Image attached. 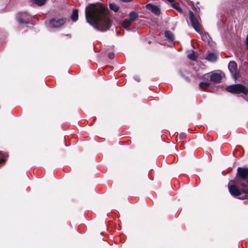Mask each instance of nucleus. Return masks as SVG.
<instances>
[{
	"mask_svg": "<svg viewBox=\"0 0 248 248\" xmlns=\"http://www.w3.org/2000/svg\"><path fill=\"white\" fill-rule=\"evenodd\" d=\"M87 22L100 31H105L110 27L108 9L100 4H90L85 9Z\"/></svg>",
	"mask_w": 248,
	"mask_h": 248,
	"instance_id": "nucleus-1",
	"label": "nucleus"
},
{
	"mask_svg": "<svg viewBox=\"0 0 248 248\" xmlns=\"http://www.w3.org/2000/svg\"><path fill=\"white\" fill-rule=\"evenodd\" d=\"M240 185L242 186V190L239 189L235 185L233 181H231L228 183V189L230 193L232 196H238L240 195L242 192L248 193V186L243 182H240Z\"/></svg>",
	"mask_w": 248,
	"mask_h": 248,
	"instance_id": "nucleus-2",
	"label": "nucleus"
},
{
	"mask_svg": "<svg viewBox=\"0 0 248 248\" xmlns=\"http://www.w3.org/2000/svg\"><path fill=\"white\" fill-rule=\"evenodd\" d=\"M226 90L231 93H243L244 94H247L248 92V89L245 86L240 84L232 85L227 86L226 87Z\"/></svg>",
	"mask_w": 248,
	"mask_h": 248,
	"instance_id": "nucleus-3",
	"label": "nucleus"
},
{
	"mask_svg": "<svg viewBox=\"0 0 248 248\" xmlns=\"http://www.w3.org/2000/svg\"><path fill=\"white\" fill-rule=\"evenodd\" d=\"M31 16L26 12H21L17 17V20L21 25H27L30 23Z\"/></svg>",
	"mask_w": 248,
	"mask_h": 248,
	"instance_id": "nucleus-4",
	"label": "nucleus"
},
{
	"mask_svg": "<svg viewBox=\"0 0 248 248\" xmlns=\"http://www.w3.org/2000/svg\"><path fill=\"white\" fill-rule=\"evenodd\" d=\"M189 16L190 19L191 20V22L192 23V26L195 29V30L198 32H200L201 31V25L199 23L197 18L195 17L194 13L192 11L189 12Z\"/></svg>",
	"mask_w": 248,
	"mask_h": 248,
	"instance_id": "nucleus-5",
	"label": "nucleus"
},
{
	"mask_svg": "<svg viewBox=\"0 0 248 248\" xmlns=\"http://www.w3.org/2000/svg\"><path fill=\"white\" fill-rule=\"evenodd\" d=\"M210 78V81L214 83H219L222 79V76L220 74L218 73H211L207 74L204 76V78Z\"/></svg>",
	"mask_w": 248,
	"mask_h": 248,
	"instance_id": "nucleus-6",
	"label": "nucleus"
},
{
	"mask_svg": "<svg viewBox=\"0 0 248 248\" xmlns=\"http://www.w3.org/2000/svg\"><path fill=\"white\" fill-rule=\"evenodd\" d=\"M65 22L63 19L52 18L49 20V26L52 28H59L62 26Z\"/></svg>",
	"mask_w": 248,
	"mask_h": 248,
	"instance_id": "nucleus-7",
	"label": "nucleus"
},
{
	"mask_svg": "<svg viewBox=\"0 0 248 248\" xmlns=\"http://www.w3.org/2000/svg\"><path fill=\"white\" fill-rule=\"evenodd\" d=\"M237 64L234 61H231L228 64V68L234 78L238 76V73L237 71Z\"/></svg>",
	"mask_w": 248,
	"mask_h": 248,
	"instance_id": "nucleus-8",
	"label": "nucleus"
},
{
	"mask_svg": "<svg viewBox=\"0 0 248 248\" xmlns=\"http://www.w3.org/2000/svg\"><path fill=\"white\" fill-rule=\"evenodd\" d=\"M237 174L243 180H248V169L239 167L237 169Z\"/></svg>",
	"mask_w": 248,
	"mask_h": 248,
	"instance_id": "nucleus-9",
	"label": "nucleus"
},
{
	"mask_svg": "<svg viewBox=\"0 0 248 248\" xmlns=\"http://www.w3.org/2000/svg\"><path fill=\"white\" fill-rule=\"evenodd\" d=\"M147 8L151 10L155 15H159L160 14V10L159 8L155 5H154L151 4H148L147 5Z\"/></svg>",
	"mask_w": 248,
	"mask_h": 248,
	"instance_id": "nucleus-10",
	"label": "nucleus"
},
{
	"mask_svg": "<svg viewBox=\"0 0 248 248\" xmlns=\"http://www.w3.org/2000/svg\"><path fill=\"white\" fill-rule=\"evenodd\" d=\"M206 60L211 62L216 61L217 59V55L214 53H209L206 58Z\"/></svg>",
	"mask_w": 248,
	"mask_h": 248,
	"instance_id": "nucleus-11",
	"label": "nucleus"
},
{
	"mask_svg": "<svg viewBox=\"0 0 248 248\" xmlns=\"http://www.w3.org/2000/svg\"><path fill=\"white\" fill-rule=\"evenodd\" d=\"M165 36L171 42H173L174 40V37L173 33L170 31H167L165 32Z\"/></svg>",
	"mask_w": 248,
	"mask_h": 248,
	"instance_id": "nucleus-12",
	"label": "nucleus"
},
{
	"mask_svg": "<svg viewBox=\"0 0 248 248\" xmlns=\"http://www.w3.org/2000/svg\"><path fill=\"white\" fill-rule=\"evenodd\" d=\"M129 19L132 22L138 17V14L135 11H132L129 13Z\"/></svg>",
	"mask_w": 248,
	"mask_h": 248,
	"instance_id": "nucleus-13",
	"label": "nucleus"
},
{
	"mask_svg": "<svg viewBox=\"0 0 248 248\" xmlns=\"http://www.w3.org/2000/svg\"><path fill=\"white\" fill-rule=\"evenodd\" d=\"M198 57V54L196 52L194 51H191L190 53H189L187 57L189 59L192 60V61H195Z\"/></svg>",
	"mask_w": 248,
	"mask_h": 248,
	"instance_id": "nucleus-14",
	"label": "nucleus"
},
{
	"mask_svg": "<svg viewBox=\"0 0 248 248\" xmlns=\"http://www.w3.org/2000/svg\"><path fill=\"white\" fill-rule=\"evenodd\" d=\"M78 11L77 9H74L71 15V18L73 21H76L78 19Z\"/></svg>",
	"mask_w": 248,
	"mask_h": 248,
	"instance_id": "nucleus-15",
	"label": "nucleus"
},
{
	"mask_svg": "<svg viewBox=\"0 0 248 248\" xmlns=\"http://www.w3.org/2000/svg\"><path fill=\"white\" fill-rule=\"evenodd\" d=\"M132 22L130 21L129 19H125L124 20L122 23V27L125 29H127L128 27L130 26Z\"/></svg>",
	"mask_w": 248,
	"mask_h": 248,
	"instance_id": "nucleus-16",
	"label": "nucleus"
},
{
	"mask_svg": "<svg viewBox=\"0 0 248 248\" xmlns=\"http://www.w3.org/2000/svg\"><path fill=\"white\" fill-rule=\"evenodd\" d=\"M210 85L209 82H201L199 84V86L203 89H205L208 88Z\"/></svg>",
	"mask_w": 248,
	"mask_h": 248,
	"instance_id": "nucleus-17",
	"label": "nucleus"
},
{
	"mask_svg": "<svg viewBox=\"0 0 248 248\" xmlns=\"http://www.w3.org/2000/svg\"><path fill=\"white\" fill-rule=\"evenodd\" d=\"M33 1L38 6L44 5L46 2V0H33Z\"/></svg>",
	"mask_w": 248,
	"mask_h": 248,
	"instance_id": "nucleus-18",
	"label": "nucleus"
},
{
	"mask_svg": "<svg viewBox=\"0 0 248 248\" xmlns=\"http://www.w3.org/2000/svg\"><path fill=\"white\" fill-rule=\"evenodd\" d=\"M171 5L173 8H174L178 11H179L180 12L182 11V9L180 7L178 3H176L175 1H174L173 2H172L171 3Z\"/></svg>",
	"mask_w": 248,
	"mask_h": 248,
	"instance_id": "nucleus-19",
	"label": "nucleus"
},
{
	"mask_svg": "<svg viewBox=\"0 0 248 248\" xmlns=\"http://www.w3.org/2000/svg\"><path fill=\"white\" fill-rule=\"evenodd\" d=\"M109 7L115 12H117L119 10V7L114 3H110L109 4Z\"/></svg>",
	"mask_w": 248,
	"mask_h": 248,
	"instance_id": "nucleus-20",
	"label": "nucleus"
},
{
	"mask_svg": "<svg viewBox=\"0 0 248 248\" xmlns=\"http://www.w3.org/2000/svg\"><path fill=\"white\" fill-rule=\"evenodd\" d=\"M6 157V155L5 154L0 152V163L4 161Z\"/></svg>",
	"mask_w": 248,
	"mask_h": 248,
	"instance_id": "nucleus-21",
	"label": "nucleus"
},
{
	"mask_svg": "<svg viewBox=\"0 0 248 248\" xmlns=\"http://www.w3.org/2000/svg\"><path fill=\"white\" fill-rule=\"evenodd\" d=\"M179 138L181 140H184L186 138V135L184 133H181L179 135Z\"/></svg>",
	"mask_w": 248,
	"mask_h": 248,
	"instance_id": "nucleus-22",
	"label": "nucleus"
},
{
	"mask_svg": "<svg viewBox=\"0 0 248 248\" xmlns=\"http://www.w3.org/2000/svg\"><path fill=\"white\" fill-rule=\"evenodd\" d=\"M108 57L110 59H113L114 58V54L113 53H109L108 54Z\"/></svg>",
	"mask_w": 248,
	"mask_h": 248,
	"instance_id": "nucleus-23",
	"label": "nucleus"
},
{
	"mask_svg": "<svg viewBox=\"0 0 248 248\" xmlns=\"http://www.w3.org/2000/svg\"><path fill=\"white\" fill-rule=\"evenodd\" d=\"M246 44L247 45V48L248 49V34L247 35L246 39Z\"/></svg>",
	"mask_w": 248,
	"mask_h": 248,
	"instance_id": "nucleus-24",
	"label": "nucleus"
},
{
	"mask_svg": "<svg viewBox=\"0 0 248 248\" xmlns=\"http://www.w3.org/2000/svg\"><path fill=\"white\" fill-rule=\"evenodd\" d=\"M245 198V196H242V197H238V199H241V200L244 199Z\"/></svg>",
	"mask_w": 248,
	"mask_h": 248,
	"instance_id": "nucleus-25",
	"label": "nucleus"
},
{
	"mask_svg": "<svg viewBox=\"0 0 248 248\" xmlns=\"http://www.w3.org/2000/svg\"><path fill=\"white\" fill-rule=\"evenodd\" d=\"M168 0L171 3H172V2H173L174 1V0Z\"/></svg>",
	"mask_w": 248,
	"mask_h": 248,
	"instance_id": "nucleus-26",
	"label": "nucleus"
},
{
	"mask_svg": "<svg viewBox=\"0 0 248 248\" xmlns=\"http://www.w3.org/2000/svg\"><path fill=\"white\" fill-rule=\"evenodd\" d=\"M184 0L185 1H186V2L188 1V0Z\"/></svg>",
	"mask_w": 248,
	"mask_h": 248,
	"instance_id": "nucleus-27",
	"label": "nucleus"
}]
</instances>
